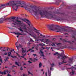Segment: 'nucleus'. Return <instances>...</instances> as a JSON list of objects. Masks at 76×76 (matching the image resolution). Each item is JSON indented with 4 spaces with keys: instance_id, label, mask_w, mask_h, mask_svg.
Listing matches in <instances>:
<instances>
[{
    "instance_id": "nucleus-1",
    "label": "nucleus",
    "mask_w": 76,
    "mask_h": 76,
    "mask_svg": "<svg viewBox=\"0 0 76 76\" xmlns=\"http://www.w3.org/2000/svg\"><path fill=\"white\" fill-rule=\"evenodd\" d=\"M18 22V23H21V21L18 20H12V24L14 25H16L21 24V26L22 27V29L24 30V32H26L27 34H28L29 35L31 36L32 37L34 38L35 39V41H41V42H44V41L43 40H45L44 39H38L37 37V35L35 34V33L33 31V30L31 28H28V29H27L26 28V24L25 23H18L16 22Z\"/></svg>"
},
{
    "instance_id": "nucleus-2",
    "label": "nucleus",
    "mask_w": 76,
    "mask_h": 76,
    "mask_svg": "<svg viewBox=\"0 0 76 76\" xmlns=\"http://www.w3.org/2000/svg\"><path fill=\"white\" fill-rule=\"evenodd\" d=\"M19 4H21L23 5L21 6L22 7H24L26 10H28L29 12L31 13V7H29V6L26 4L25 2H23L21 3V2L19 1L18 2L15 3L14 1H12L10 2L5 4H1L0 6V10L4 9L6 6H11L12 7L13 9L14 10L17 11L18 7L19 6Z\"/></svg>"
},
{
    "instance_id": "nucleus-3",
    "label": "nucleus",
    "mask_w": 76,
    "mask_h": 76,
    "mask_svg": "<svg viewBox=\"0 0 76 76\" xmlns=\"http://www.w3.org/2000/svg\"><path fill=\"white\" fill-rule=\"evenodd\" d=\"M47 27L48 28L50 29L52 31H56V32H62V31H65L66 32H70V31L69 30L59 27H55V26H54L53 24H52L50 25H48L47 26Z\"/></svg>"
},
{
    "instance_id": "nucleus-4",
    "label": "nucleus",
    "mask_w": 76,
    "mask_h": 76,
    "mask_svg": "<svg viewBox=\"0 0 76 76\" xmlns=\"http://www.w3.org/2000/svg\"><path fill=\"white\" fill-rule=\"evenodd\" d=\"M34 30H35V31H36V32L37 34V35L38 36V38H42H42H44L45 37V36L44 35L42 34H40L39 32V31H40L38 30L37 29L35 28H34Z\"/></svg>"
},
{
    "instance_id": "nucleus-5",
    "label": "nucleus",
    "mask_w": 76,
    "mask_h": 76,
    "mask_svg": "<svg viewBox=\"0 0 76 76\" xmlns=\"http://www.w3.org/2000/svg\"><path fill=\"white\" fill-rule=\"evenodd\" d=\"M67 58H68V56H66L63 53L60 54L57 58H61L62 60H64V59Z\"/></svg>"
},
{
    "instance_id": "nucleus-6",
    "label": "nucleus",
    "mask_w": 76,
    "mask_h": 76,
    "mask_svg": "<svg viewBox=\"0 0 76 76\" xmlns=\"http://www.w3.org/2000/svg\"><path fill=\"white\" fill-rule=\"evenodd\" d=\"M22 55L23 56H20V57H19L20 58V59H21V58L20 57H22L23 58H25V57L24 56H26V54H24L23 53H26V50H24V49H23V48H22Z\"/></svg>"
},
{
    "instance_id": "nucleus-7",
    "label": "nucleus",
    "mask_w": 76,
    "mask_h": 76,
    "mask_svg": "<svg viewBox=\"0 0 76 76\" xmlns=\"http://www.w3.org/2000/svg\"><path fill=\"white\" fill-rule=\"evenodd\" d=\"M22 20H23L25 22H26V21H27L28 22H26V23H28V25L29 26H31V22L29 20H27V19L25 18V19H21Z\"/></svg>"
},
{
    "instance_id": "nucleus-8",
    "label": "nucleus",
    "mask_w": 76,
    "mask_h": 76,
    "mask_svg": "<svg viewBox=\"0 0 76 76\" xmlns=\"http://www.w3.org/2000/svg\"><path fill=\"white\" fill-rule=\"evenodd\" d=\"M6 72H7V73H10V71H9L8 70H5L4 71V72H1V71H0V74H1V75H3V74H4V75H6Z\"/></svg>"
},
{
    "instance_id": "nucleus-9",
    "label": "nucleus",
    "mask_w": 76,
    "mask_h": 76,
    "mask_svg": "<svg viewBox=\"0 0 76 76\" xmlns=\"http://www.w3.org/2000/svg\"><path fill=\"white\" fill-rule=\"evenodd\" d=\"M73 58H70L69 59V61L68 62H69V63L72 64L73 63Z\"/></svg>"
},
{
    "instance_id": "nucleus-10",
    "label": "nucleus",
    "mask_w": 76,
    "mask_h": 76,
    "mask_svg": "<svg viewBox=\"0 0 76 76\" xmlns=\"http://www.w3.org/2000/svg\"><path fill=\"white\" fill-rule=\"evenodd\" d=\"M8 57H10V56H11V57L12 58H16V56H11V54H12V53L11 52H8Z\"/></svg>"
},
{
    "instance_id": "nucleus-11",
    "label": "nucleus",
    "mask_w": 76,
    "mask_h": 76,
    "mask_svg": "<svg viewBox=\"0 0 76 76\" xmlns=\"http://www.w3.org/2000/svg\"><path fill=\"white\" fill-rule=\"evenodd\" d=\"M9 59V58L8 57H6L5 58V59L4 60V61L5 62H6V61H8V59Z\"/></svg>"
},
{
    "instance_id": "nucleus-12",
    "label": "nucleus",
    "mask_w": 76,
    "mask_h": 76,
    "mask_svg": "<svg viewBox=\"0 0 76 76\" xmlns=\"http://www.w3.org/2000/svg\"><path fill=\"white\" fill-rule=\"evenodd\" d=\"M63 63H66V62H64V61L63 60L62 62L59 63V65H61V64H63Z\"/></svg>"
},
{
    "instance_id": "nucleus-13",
    "label": "nucleus",
    "mask_w": 76,
    "mask_h": 76,
    "mask_svg": "<svg viewBox=\"0 0 76 76\" xmlns=\"http://www.w3.org/2000/svg\"><path fill=\"white\" fill-rule=\"evenodd\" d=\"M56 20L57 21H60V20H63V19L60 18H57Z\"/></svg>"
},
{
    "instance_id": "nucleus-14",
    "label": "nucleus",
    "mask_w": 76,
    "mask_h": 76,
    "mask_svg": "<svg viewBox=\"0 0 76 76\" xmlns=\"http://www.w3.org/2000/svg\"><path fill=\"white\" fill-rule=\"evenodd\" d=\"M45 41L46 42H50V40L48 39H45Z\"/></svg>"
},
{
    "instance_id": "nucleus-15",
    "label": "nucleus",
    "mask_w": 76,
    "mask_h": 76,
    "mask_svg": "<svg viewBox=\"0 0 76 76\" xmlns=\"http://www.w3.org/2000/svg\"><path fill=\"white\" fill-rule=\"evenodd\" d=\"M0 62L1 63H3V60L2 59V58H1V57L0 56Z\"/></svg>"
},
{
    "instance_id": "nucleus-16",
    "label": "nucleus",
    "mask_w": 76,
    "mask_h": 76,
    "mask_svg": "<svg viewBox=\"0 0 76 76\" xmlns=\"http://www.w3.org/2000/svg\"><path fill=\"white\" fill-rule=\"evenodd\" d=\"M48 75L49 76H51V72H50L49 71V70H48Z\"/></svg>"
},
{
    "instance_id": "nucleus-17",
    "label": "nucleus",
    "mask_w": 76,
    "mask_h": 76,
    "mask_svg": "<svg viewBox=\"0 0 76 76\" xmlns=\"http://www.w3.org/2000/svg\"><path fill=\"white\" fill-rule=\"evenodd\" d=\"M39 54H44V52L42 51V50H40V52H39Z\"/></svg>"
},
{
    "instance_id": "nucleus-18",
    "label": "nucleus",
    "mask_w": 76,
    "mask_h": 76,
    "mask_svg": "<svg viewBox=\"0 0 76 76\" xmlns=\"http://www.w3.org/2000/svg\"><path fill=\"white\" fill-rule=\"evenodd\" d=\"M18 29L21 32H23V30H22V28L21 27H20V28H18Z\"/></svg>"
},
{
    "instance_id": "nucleus-19",
    "label": "nucleus",
    "mask_w": 76,
    "mask_h": 76,
    "mask_svg": "<svg viewBox=\"0 0 76 76\" xmlns=\"http://www.w3.org/2000/svg\"><path fill=\"white\" fill-rule=\"evenodd\" d=\"M41 66H42V64L41 63V62H40L39 63V68H41Z\"/></svg>"
},
{
    "instance_id": "nucleus-20",
    "label": "nucleus",
    "mask_w": 76,
    "mask_h": 76,
    "mask_svg": "<svg viewBox=\"0 0 76 76\" xmlns=\"http://www.w3.org/2000/svg\"><path fill=\"white\" fill-rule=\"evenodd\" d=\"M16 35H22V33H20L19 32H17V33H16Z\"/></svg>"
},
{
    "instance_id": "nucleus-21",
    "label": "nucleus",
    "mask_w": 76,
    "mask_h": 76,
    "mask_svg": "<svg viewBox=\"0 0 76 76\" xmlns=\"http://www.w3.org/2000/svg\"><path fill=\"white\" fill-rule=\"evenodd\" d=\"M15 64L16 65H17V66H20V65H19V64H18V63L16 62H15Z\"/></svg>"
},
{
    "instance_id": "nucleus-22",
    "label": "nucleus",
    "mask_w": 76,
    "mask_h": 76,
    "mask_svg": "<svg viewBox=\"0 0 76 76\" xmlns=\"http://www.w3.org/2000/svg\"><path fill=\"white\" fill-rule=\"evenodd\" d=\"M57 54H58V53L56 52L54 54V56H56V55Z\"/></svg>"
},
{
    "instance_id": "nucleus-23",
    "label": "nucleus",
    "mask_w": 76,
    "mask_h": 76,
    "mask_svg": "<svg viewBox=\"0 0 76 76\" xmlns=\"http://www.w3.org/2000/svg\"><path fill=\"white\" fill-rule=\"evenodd\" d=\"M28 72L29 75L31 74L32 76H33V74H32V73L30 72H29V71H28Z\"/></svg>"
},
{
    "instance_id": "nucleus-24",
    "label": "nucleus",
    "mask_w": 76,
    "mask_h": 76,
    "mask_svg": "<svg viewBox=\"0 0 76 76\" xmlns=\"http://www.w3.org/2000/svg\"><path fill=\"white\" fill-rule=\"evenodd\" d=\"M51 45L53 47H56V45H55V44H54V43H53V45L51 44Z\"/></svg>"
},
{
    "instance_id": "nucleus-25",
    "label": "nucleus",
    "mask_w": 76,
    "mask_h": 76,
    "mask_svg": "<svg viewBox=\"0 0 76 76\" xmlns=\"http://www.w3.org/2000/svg\"><path fill=\"white\" fill-rule=\"evenodd\" d=\"M56 39L55 38H53L52 39V41H56Z\"/></svg>"
},
{
    "instance_id": "nucleus-26",
    "label": "nucleus",
    "mask_w": 76,
    "mask_h": 76,
    "mask_svg": "<svg viewBox=\"0 0 76 76\" xmlns=\"http://www.w3.org/2000/svg\"><path fill=\"white\" fill-rule=\"evenodd\" d=\"M66 66H71V65H70V64H66Z\"/></svg>"
},
{
    "instance_id": "nucleus-27",
    "label": "nucleus",
    "mask_w": 76,
    "mask_h": 76,
    "mask_svg": "<svg viewBox=\"0 0 76 76\" xmlns=\"http://www.w3.org/2000/svg\"><path fill=\"white\" fill-rule=\"evenodd\" d=\"M15 53H16V54L18 55V56L19 57H20V55H19V54L18 53H17V52H15Z\"/></svg>"
},
{
    "instance_id": "nucleus-28",
    "label": "nucleus",
    "mask_w": 76,
    "mask_h": 76,
    "mask_svg": "<svg viewBox=\"0 0 76 76\" xmlns=\"http://www.w3.org/2000/svg\"><path fill=\"white\" fill-rule=\"evenodd\" d=\"M18 46V47H20V48L22 47V45H20V44H19V45Z\"/></svg>"
},
{
    "instance_id": "nucleus-29",
    "label": "nucleus",
    "mask_w": 76,
    "mask_h": 76,
    "mask_svg": "<svg viewBox=\"0 0 76 76\" xmlns=\"http://www.w3.org/2000/svg\"><path fill=\"white\" fill-rule=\"evenodd\" d=\"M26 35V34H21V35H24V36H25V35Z\"/></svg>"
},
{
    "instance_id": "nucleus-30",
    "label": "nucleus",
    "mask_w": 76,
    "mask_h": 76,
    "mask_svg": "<svg viewBox=\"0 0 76 76\" xmlns=\"http://www.w3.org/2000/svg\"><path fill=\"white\" fill-rule=\"evenodd\" d=\"M32 50V49H30L28 50L27 51V52H29V51H31V50Z\"/></svg>"
},
{
    "instance_id": "nucleus-31",
    "label": "nucleus",
    "mask_w": 76,
    "mask_h": 76,
    "mask_svg": "<svg viewBox=\"0 0 76 76\" xmlns=\"http://www.w3.org/2000/svg\"><path fill=\"white\" fill-rule=\"evenodd\" d=\"M10 32V33H12V34H15V35H16V33L15 32Z\"/></svg>"
},
{
    "instance_id": "nucleus-32",
    "label": "nucleus",
    "mask_w": 76,
    "mask_h": 76,
    "mask_svg": "<svg viewBox=\"0 0 76 76\" xmlns=\"http://www.w3.org/2000/svg\"><path fill=\"white\" fill-rule=\"evenodd\" d=\"M15 19V17H13L11 18V19H12L13 20H14Z\"/></svg>"
},
{
    "instance_id": "nucleus-33",
    "label": "nucleus",
    "mask_w": 76,
    "mask_h": 76,
    "mask_svg": "<svg viewBox=\"0 0 76 76\" xmlns=\"http://www.w3.org/2000/svg\"><path fill=\"white\" fill-rule=\"evenodd\" d=\"M51 66L52 67H53V66H54V64H51Z\"/></svg>"
},
{
    "instance_id": "nucleus-34",
    "label": "nucleus",
    "mask_w": 76,
    "mask_h": 76,
    "mask_svg": "<svg viewBox=\"0 0 76 76\" xmlns=\"http://www.w3.org/2000/svg\"><path fill=\"white\" fill-rule=\"evenodd\" d=\"M6 50H7V51H8L10 50V48H6Z\"/></svg>"
},
{
    "instance_id": "nucleus-35",
    "label": "nucleus",
    "mask_w": 76,
    "mask_h": 76,
    "mask_svg": "<svg viewBox=\"0 0 76 76\" xmlns=\"http://www.w3.org/2000/svg\"><path fill=\"white\" fill-rule=\"evenodd\" d=\"M16 47H17L18 51H19V47H18V46H16Z\"/></svg>"
},
{
    "instance_id": "nucleus-36",
    "label": "nucleus",
    "mask_w": 76,
    "mask_h": 76,
    "mask_svg": "<svg viewBox=\"0 0 76 76\" xmlns=\"http://www.w3.org/2000/svg\"><path fill=\"white\" fill-rule=\"evenodd\" d=\"M30 41L31 42H34V41H33V40L32 39H30Z\"/></svg>"
},
{
    "instance_id": "nucleus-37",
    "label": "nucleus",
    "mask_w": 76,
    "mask_h": 76,
    "mask_svg": "<svg viewBox=\"0 0 76 76\" xmlns=\"http://www.w3.org/2000/svg\"><path fill=\"white\" fill-rule=\"evenodd\" d=\"M18 42H17L16 43H15V45L16 46H18Z\"/></svg>"
},
{
    "instance_id": "nucleus-38",
    "label": "nucleus",
    "mask_w": 76,
    "mask_h": 76,
    "mask_svg": "<svg viewBox=\"0 0 76 76\" xmlns=\"http://www.w3.org/2000/svg\"><path fill=\"white\" fill-rule=\"evenodd\" d=\"M34 60L35 61H38V59L36 58H34Z\"/></svg>"
},
{
    "instance_id": "nucleus-39",
    "label": "nucleus",
    "mask_w": 76,
    "mask_h": 76,
    "mask_svg": "<svg viewBox=\"0 0 76 76\" xmlns=\"http://www.w3.org/2000/svg\"><path fill=\"white\" fill-rule=\"evenodd\" d=\"M41 56H42V57H44V55L43 54H42V55H41Z\"/></svg>"
},
{
    "instance_id": "nucleus-40",
    "label": "nucleus",
    "mask_w": 76,
    "mask_h": 76,
    "mask_svg": "<svg viewBox=\"0 0 76 76\" xmlns=\"http://www.w3.org/2000/svg\"><path fill=\"white\" fill-rule=\"evenodd\" d=\"M20 70H23V68H22V67H21Z\"/></svg>"
},
{
    "instance_id": "nucleus-41",
    "label": "nucleus",
    "mask_w": 76,
    "mask_h": 76,
    "mask_svg": "<svg viewBox=\"0 0 76 76\" xmlns=\"http://www.w3.org/2000/svg\"><path fill=\"white\" fill-rule=\"evenodd\" d=\"M32 61H33V62H35V59H32Z\"/></svg>"
},
{
    "instance_id": "nucleus-42",
    "label": "nucleus",
    "mask_w": 76,
    "mask_h": 76,
    "mask_svg": "<svg viewBox=\"0 0 76 76\" xmlns=\"http://www.w3.org/2000/svg\"><path fill=\"white\" fill-rule=\"evenodd\" d=\"M73 34L74 35H76V34L75 33V32H73Z\"/></svg>"
},
{
    "instance_id": "nucleus-43",
    "label": "nucleus",
    "mask_w": 76,
    "mask_h": 76,
    "mask_svg": "<svg viewBox=\"0 0 76 76\" xmlns=\"http://www.w3.org/2000/svg\"><path fill=\"white\" fill-rule=\"evenodd\" d=\"M28 63H32V62H31V61H28Z\"/></svg>"
},
{
    "instance_id": "nucleus-44",
    "label": "nucleus",
    "mask_w": 76,
    "mask_h": 76,
    "mask_svg": "<svg viewBox=\"0 0 76 76\" xmlns=\"http://www.w3.org/2000/svg\"><path fill=\"white\" fill-rule=\"evenodd\" d=\"M60 44H61L60 43H58L57 44H56L57 45H60Z\"/></svg>"
},
{
    "instance_id": "nucleus-45",
    "label": "nucleus",
    "mask_w": 76,
    "mask_h": 76,
    "mask_svg": "<svg viewBox=\"0 0 76 76\" xmlns=\"http://www.w3.org/2000/svg\"><path fill=\"white\" fill-rule=\"evenodd\" d=\"M72 38H75V37L74 35H72Z\"/></svg>"
},
{
    "instance_id": "nucleus-46",
    "label": "nucleus",
    "mask_w": 76,
    "mask_h": 76,
    "mask_svg": "<svg viewBox=\"0 0 76 76\" xmlns=\"http://www.w3.org/2000/svg\"><path fill=\"white\" fill-rule=\"evenodd\" d=\"M33 56H34V57H35L36 56V54H33Z\"/></svg>"
},
{
    "instance_id": "nucleus-47",
    "label": "nucleus",
    "mask_w": 76,
    "mask_h": 76,
    "mask_svg": "<svg viewBox=\"0 0 76 76\" xmlns=\"http://www.w3.org/2000/svg\"><path fill=\"white\" fill-rule=\"evenodd\" d=\"M4 55H5V56H6V55H7V53H4Z\"/></svg>"
},
{
    "instance_id": "nucleus-48",
    "label": "nucleus",
    "mask_w": 76,
    "mask_h": 76,
    "mask_svg": "<svg viewBox=\"0 0 76 76\" xmlns=\"http://www.w3.org/2000/svg\"><path fill=\"white\" fill-rule=\"evenodd\" d=\"M3 48L2 47H1L0 48V50H2V49H1V48Z\"/></svg>"
},
{
    "instance_id": "nucleus-49",
    "label": "nucleus",
    "mask_w": 76,
    "mask_h": 76,
    "mask_svg": "<svg viewBox=\"0 0 76 76\" xmlns=\"http://www.w3.org/2000/svg\"><path fill=\"white\" fill-rule=\"evenodd\" d=\"M23 76H25V74H23Z\"/></svg>"
},
{
    "instance_id": "nucleus-50",
    "label": "nucleus",
    "mask_w": 76,
    "mask_h": 76,
    "mask_svg": "<svg viewBox=\"0 0 76 76\" xmlns=\"http://www.w3.org/2000/svg\"><path fill=\"white\" fill-rule=\"evenodd\" d=\"M7 76H11L10 75V74H8Z\"/></svg>"
},
{
    "instance_id": "nucleus-51",
    "label": "nucleus",
    "mask_w": 76,
    "mask_h": 76,
    "mask_svg": "<svg viewBox=\"0 0 76 76\" xmlns=\"http://www.w3.org/2000/svg\"><path fill=\"white\" fill-rule=\"evenodd\" d=\"M16 67V66H15V65H13V66H12V68H13V67Z\"/></svg>"
},
{
    "instance_id": "nucleus-52",
    "label": "nucleus",
    "mask_w": 76,
    "mask_h": 76,
    "mask_svg": "<svg viewBox=\"0 0 76 76\" xmlns=\"http://www.w3.org/2000/svg\"><path fill=\"white\" fill-rule=\"evenodd\" d=\"M64 34V35H66V34L69 35V34L68 33H65Z\"/></svg>"
},
{
    "instance_id": "nucleus-53",
    "label": "nucleus",
    "mask_w": 76,
    "mask_h": 76,
    "mask_svg": "<svg viewBox=\"0 0 76 76\" xmlns=\"http://www.w3.org/2000/svg\"><path fill=\"white\" fill-rule=\"evenodd\" d=\"M1 51H5V50H1Z\"/></svg>"
},
{
    "instance_id": "nucleus-54",
    "label": "nucleus",
    "mask_w": 76,
    "mask_h": 76,
    "mask_svg": "<svg viewBox=\"0 0 76 76\" xmlns=\"http://www.w3.org/2000/svg\"><path fill=\"white\" fill-rule=\"evenodd\" d=\"M34 50H32L31 51V52L32 53V52H34Z\"/></svg>"
},
{
    "instance_id": "nucleus-55",
    "label": "nucleus",
    "mask_w": 76,
    "mask_h": 76,
    "mask_svg": "<svg viewBox=\"0 0 76 76\" xmlns=\"http://www.w3.org/2000/svg\"><path fill=\"white\" fill-rule=\"evenodd\" d=\"M29 60H31V61H32V58H30Z\"/></svg>"
},
{
    "instance_id": "nucleus-56",
    "label": "nucleus",
    "mask_w": 76,
    "mask_h": 76,
    "mask_svg": "<svg viewBox=\"0 0 76 76\" xmlns=\"http://www.w3.org/2000/svg\"><path fill=\"white\" fill-rule=\"evenodd\" d=\"M25 65H26V64L24 63L23 64V66H25Z\"/></svg>"
},
{
    "instance_id": "nucleus-57",
    "label": "nucleus",
    "mask_w": 76,
    "mask_h": 76,
    "mask_svg": "<svg viewBox=\"0 0 76 76\" xmlns=\"http://www.w3.org/2000/svg\"><path fill=\"white\" fill-rule=\"evenodd\" d=\"M45 75H46V76H47V72H45Z\"/></svg>"
},
{
    "instance_id": "nucleus-58",
    "label": "nucleus",
    "mask_w": 76,
    "mask_h": 76,
    "mask_svg": "<svg viewBox=\"0 0 76 76\" xmlns=\"http://www.w3.org/2000/svg\"><path fill=\"white\" fill-rule=\"evenodd\" d=\"M10 52H11H11H12V50H10Z\"/></svg>"
},
{
    "instance_id": "nucleus-59",
    "label": "nucleus",
    "mask_w": 76,
    "mask_h": 76,
    "mask_svg": "<svg viewBox=\"0 0 76 76\" xmlns=\"http://www.w3.org/2000/svg\"><path fill=\"white\" fill-rule=\"evenodd\" d=\"M52 69H53V68H50V70H52Z\"/></svg>"
},
{
    "instance_id": "nucleus-60",
    "label": "nucleus",
    "mask_w": 76,
    "mask_h": 76,
    "mask_svg": "<svg viewBox=\"0 0 76 76\" xmlns=\"http://www.w3.org/2000/svg\"><path fill=\"white\" fill-rule=\"evenodd\" d=\"M19 37V36L18 35L17 36V38H18Z\"/></svg>"
},
{
    "instance_id": "nucleus-61",
    "label": "nucleus",
    "mask_w": 76,
    "mask_h": 76,
    "mask_svg": "<svg viewBox=\"0 0 76 76\" xmlns=\"http://www.w3.org/2000/svg\"><path fill=\"white\" fill-rule=\"evenodd\" d=\"M10 29H13V28H9Z\"/></svg>"
},
{
    "instance_id": "nucleus-62",
    "label": "nucleus",
    "mask_w": 76,
    "mask_h": 76,
    "mask_svg": "<svg viewBox=\"0 0 76 76\" xmlns=\"http://www.w3.org/2000/svg\"><path fill=\"white\" fill-rule=\"evenodd\" d=\"M36 19H38V17H36Z\"/></svg>"
},
{
    "instance_id": "nucleus-63",
    "label": "nucleus",
    "mask_w": 76,
    "mask_h": 76,
    "mask_svg": "<svg viewBox=\"0 0 76 76\" xmlns=\"http://www.w3.org/2000/svg\"><path fill=\"white\" fill-rule=\"evenodd\" d=\"M5 68H7V66H5Z\"/></svg>"
},
{
    "instance_id": "nucleus-64",
    "label": "nucleus",
    "mask_w": 76,
    "mask_h": 76,
    "mask_svg": "<svg viewBox=\"0 0 76 76\" xmlns=\"http://www.w3.org/2000/svg\"><path fill=\"white\" fill-rule=\"evenodd\" d=\"M43 49H45V48H42Z\"/></svg>"
}]
</instances>
